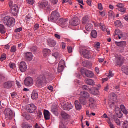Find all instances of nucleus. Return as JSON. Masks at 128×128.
<instances>
[{"mask_svg": "<svg viewBox=\"0 0 128 128\" xmlns=\"http://www.w3.org/2000/svg\"><path fill=\"white\" fill-rule=\"evenodd\" d=\"M52 74L49 72H46L44 74L39 76L36 80V85L38 88H44L46 86L48 82L52 80Z\"/></svg>", "mask_w": 128, "mask_h": 128, "instance_id": "nucleus-1", "label": "nucleus"}, {"mask_svg": "<svg viewBox=\"0 0 128 128\" xmlns=\"http://www.w3.org/2000/svg\"><path fill=\"white\" fill-rule=\"evenodd\" d=\"M2 22L8 28H12L14 26L16 19L11 18L10 16H6L2 18Z\"/></svg>", "mask_w": 128, "mask_h": 128, "instance_id": "nucleus-2", "label": "nucleus"}, {"mask_svg": "<svg viewBox=\"0 0 128 128\" xmlns=\"http://www.w3.org/2000/svg\"><path fill=\"white\" fill-rule=\"evenodd\" d=\"M60 14L58 11H54L51 14L50 16V21L52 22H54V24H57L58 21L60 20Z\"/></svg>", "mask_w": 128, "mask_h": 128, "instance_id": "nucleus-3", "label": "nucleus"}, {"mask_svg": "<svg viewBox=\"0 0 128 128\" xmlns=\"http://www.w3.org/2000/svg\"><path fill=\"white\" fill-rule=\"evenodd\" d=\"M80 72L83 76H85L87 78H92L94 76V72L88 70L84 68H82Z\"/></svg>", "mask_w": 128, "mask_h": 128, "instance_id": "nucleus-4", "label": "nucleus"}, {"mask_svg": "<svg viewBox=\"0 0 128 128\" xmlns=\"http://www.w3.org/2000/svg\"><path fill=\"white\" fill-rule=\"evenodd\" d=\"M6 116V120H12V116H14V112L10 108L6 109L4 112Z\"/></svg>", "mask_w": 128, "mask_h": 128, "instance_id": "nucleus-5", "label": "nucleus"}, {"mask_svg": "<svg viewBox=\"0 0 128 128\" xmlns=\"http://www.w3.org/2000/svg\"><path fill=\"white\" fill-rule=\"evenodd\" d=\"M68 18H60L56 24L62 26L63 28H66V26H68Z\"/></svg>", "mask_w": 128, "mask_h": 128, "instance_id": "nucleus-6", "label": "nucleus"}, {"mask_svg": "<svg viewBox=\"0 0 128 128\" xmlns=\"http://www.w3.org/2000/svg\"><path fill=\"white\" fill-rule=\"evenodd\" d=\"M80 24V20L78 19V18L75 17L73 18L70 21V24L72 26H78V24Z\"/></svg>", "mask_w": 128, "mask_h": 128, "instance_id": "nucleus-7", "label": "nucleus"}, {"mask_svg": "<svg viewBox=\"0 0 128 128\" xmlns=\"http://www.w3.org/2000/svg\"><path fill=\"white\" fill-rule=\"evenodd\" d=\"M88 101L90 102V108L92 110H94V108H96V99L92 98H90Z\"/></svg>", "mask_w": 128, "mask_h": 128, "instance_id": "nucleus-8", "label": "nucleus"}, {"mask_svg": "<svg viewBox=\"0 0 128 128\" xmlns=\"http://www.w3.org/2000/svg\"><path fill=\"white\" fill-rule=\"evenodd\" d=\"M10 12L12 16H16L18 13V4H14L10 10Z\"/></svg>", "mask_w": 128, "mask_h": 128, "instance_id": "nucleus-9", "label": "nucleus"}, {"mask_svg": "<svg viewBox=\"0 0 128 128\" xmlns=\"http://www.w3.org/2000/svg\"><path fill=\"white\" fill-rule=\"evenodd\" d=\"M24 84L26 86H32L34 84V79L31 77H28L24 80Z\"/></svg>", "mask_w": 128, "mask_h": 128, "instance_id": "nucleus-10", "label": "nucleus"}, {"mask_svg": "<svg viewBox=\"0 0 128 128\" xmlns=\"http://www.w3.org/2000/svg\"><path fill=\"white\" fill-rule=\"evenodd\" d=\"M36 110V107L34 104H31L28 106L27 112L30 114H34Z\"/></svg>", "mask_w": 128, "mask_h": 128, "instance_id": "nucleus-11", "label": "nucleus"}, {"mask_svg": "<svg viewBox=\"0 0 128 128\" xmlns=\"http://www.w3.org/2000/svg\"><path fill=\"white\" fill-rule=\"evenodd\" d=\"M20 70L22 72H26L28 70V66L25 62H22L20 64Z\"/></svg>", "mask_w": 128, "mask_h": 128, "instance_id": "nucleus-12", "label": "nucleus"}, {"mask_svg": "<svg viewBox=\"0 0 128 128\" xmlns=\"http://www.w3.org/2000/svg\"><path fill=\"white\" fill-rule=\"evenodd\" d=\"M82 54L84 58H87L88 60L92 58V53H90V52L88 51V50H84L82 52Z\"/></svg>", "mask_w": 128, "mask_h": 128, "instance_id": "nucleus-13", "label": "nucleus"}, {"mask_svg": "<svg viewBox=\"0 0 128 128\" xmlns=\"http://www.w3.org/2000/svg\"><path fill=\"white\" fill-rule=\"evenodd\" d=\"M47 44L49 46H50V48H54L56 45V40L50 38L47 40Z\"/></svg>", "mask_w": 128, "mask_h": 128, "instance_id": "nucleus-14", "label": "nucleus"}, {"mask_svg": "<svg viewBox=\"0 0 128 128\" xmlns=\"http://www.w3.org/2000/svg\"><path fill=\"white\" fill-rule=\"evenodd\" d=\"M14 82L8 81L4 84V88L8 90L10 88H12L14 86Z\"/></svg>", "mask_w": 128, "mask_h": 128, "instance_id": "nucleus-15", "label": "nucleus"}, {"mask_svg": "<svg viewBox=\"0 0 128 128\" xmlns=\"http://www.w3.org/2000/svg\"><path fill=\"white\" fill-rule=\"evenodd\" d=\"M48 6V1H44L38 3V6L41 8H46Z\"/></svg>", "mask_w": 128, "mask_h": 128, "instance_id": "nucleus-16", "label": "nucleus"}, {"mask_svg": "<svg viewBox=\"0 0 128 128\" xmlns=\"http://www.w3.org/2000/svg\"><path fill=\"white\" fill-rule=\"evenodd\" d=\"M32 58H33L32 53L30 52L25 53V58L27 60H28L29 62H32Z\"/></svg>", "mask_w": 128, "mask_h": 128, "instance_id": "nucleus-17", "label": "nucleus"}, {"mask_svg": "<svg viewBox=\"0 0 128 128\" xmlns=\"http://www.w3.org/2000/svg\"><path fill=\"white\" fill-rule=\"evenodd\" d=\"M44 116L46 120H50V113L48 110H44Z\"/></svg>", "mask_w": 128, "mask_h": 128, "instance_id": "nucleus-18", "label": "nucleus"}, {"mask_svg": "<svg viewBox=\"0 0 128 128\" xmlns=\"http://www.w3.org/2000/svg\"><path fill=\"white\" fill-rule=\"evenodd\" d=\"M98 90H100L99 88L93 87L92 88V94H94V96H98V94H100V92Z\"/></svg>", "mask_w": 128, "mask_h": 128, "instance_id": "nucleus-19", "label": "nucleus"}, {"mask_svg": "<svg viewBox=\"0 0 128 128\" xmlns=\"http://www.w3.org/2000/svg\"><path fill=\"white\" fill-rule=\"evenodd\" d=\"M90 22V18L88 16H84L82 19V24H86Z\"/></svg>", "mask_w": 128, "mask_h": 128, "instance_id": "nucleus-20", "label": "nucleus"}, {"mask_svg": "<svg viewBox=\"0 0 128 128\" xmlns=\"http://www.w3.org/2000/svg\"><path fill=\"white\" fill-rule=\"evenodd\" d=\"M75 106L76 110H80L82 108V104H80V103L78 100L75 102Z\"/></svg>", "mask_w": 128, "mask_h": 128, "instance_id": "nucleus-21", "label": "nucleus"}, {"mask_svg": "<svg viewBox=\"0 0 128 128\" xmlns=\"http://www.w3.org/2000/svg\"><path fill=\"white\" fill-rule=\"evenodd\" d=\"M79 102H80L82 106H86L88 104V101L86 100V99L82 97H80L79 98Z\"/></svg>", "mask_w": 128, "mask_h": 128, "instance_id": "nucleus-22", "label": "nucleus"}, {"mask_svg": "<svg viewBox=\"0 0 128 128\" xmlns=\"http://www.w3.org/2000/svg\"><path fill=\"white\" fill-rule=\"evenodd\" d=\"M32 100H38V94L36 90H34L32 96Z\"/></svg>", "mask_w": 128, "mask_h": 128, "instance_id": "nucleus-23", "label": "nucleus"}, {"mask_svg": "<svg viewBox=\"0 0 128 128\" xmlns=\"http://www.w3.org/2000/svg\"><path fill=\"white\" fill-rule=\"evenodd\" d=\"M115 44H116V46H117L122 48V46H124L126 45V42L124 41L120 42H115Z\"/></svg>", "mask_w": 128, "mask_h": 128, "instance_id": "nucleus-24", "label": "nucleus"}, {"mask_svg": "<svg viewBox=\"0 0 128 128\" xmlns=\"http://www.w3.org/2000/svg\"><path fill=\"white\" fill-rule=\"evenodd\" d=\"M81 98H90V94L88 92H81V95H80Z\"/></svg>", "mask_w": 128, "mask_h": 128, "instance_id": "nucleus-25", "label": "nucleus"}, {"mask_svg": "<svg viewBox=\"0 0 128 128\" xmlns=\"http://www.w3.org/2000/svg\"><path fill=\"white\" fill-rule=\"evenodd\" d=\"M120 108L123 114H126V116H128V110H126V108L124 106V105H121L120 106Z\"/></svg>", "mask_w": 128, "mask_h": 128, "instance_id": "nucleus-26", "label": "nucleus"}, {"mask_svg": "<svg viewBox=\"0 0 128 128\" xmlns=\"http://www.w3.org/2000/svg\"><path fill=\"white\" fill-rule=\"evenodd\" d=\"M61 116L64 120H68L70 116L64 112H61Z\"/></svg>", "mask_w": 128, "mask_h": 128, "instance_id": "nucleus-27", "label": "nucleus"}, {"mask_svg": "<svg viewBox=\"0 0 128 128\" xmlns=\"http://www.w3.org/2000/svg\"><path fill=\"white\" fill-rule=\"evenodd\" d=\"M83 65L84 66V68H91L92 64L88 62V60H85L82 62Z\"/></svg>", "mask_w": 128, "mask_h": 128, "instance_id": "nucleus-28", "label": "nucleus"}, {"mask_svg": "<svg viewBox=\"0 0 128 128\" xmlns=\"http://www.w3.org/2000/svg\"><path fill=\"white\" fill-rule=\"evenodd\" d=\"M0 32L1 34H6V27L2 24H0Z\"/></svg>", "mask_w": 128, "mask_h": 128, "instance_id": "nucleus-29", "label": "nucleus"}, {"mask_svg": "<svg viewBox=\"0 0 128 128\" xmlns=\"http://www.w3.org/2000/svg\"><path fill=\"white\" fill-rule=\"evenodd\" d=\"M79 90H90V88L88 86L84 85L79 88Z\"/></svg>", "mask_w": 128, "mask_h": 128, "instance_id": "nucleus-30", "label": "nucleus"}, {"mask_svg": "<svg viewBox=\"0 0 128 128\" xmlns=\"http://www.w3.org/2000/svg\"><path fill=\"white\" fill-rule=\"evenodd\" d=\"M122 70L125 74L128 76V66H123Z\"/></svg>", "mask_w": 128, "mask_h": 128, "instance_id": "nucleus-31", "label": "nucleus"}, {"mask_svg": "<svg viewBox=\"0 0 128 128\" xmlns=\"http://www.w3.org/2000/svg\"><path fill=\"white\" fill-rule=\"evenodd\" d=\"M22 116H24V118H25L27 120H30L32 117L30 116V115L28 114V113L24 112L22 114Z\"/></svg>", "mask_w": 128, "mask_h": 128, "instance_id": "nucleus-32", "label": "nucleus"}, {"mask_svg": "<svg viewBox=\"0 0 128 128\" xmlns=\"http://www.w3.org/2000/svg\"><path fill=\"white\" fill-rule=\"evenodd\" d=\"M113 118L116 122V124H117V126H120V120H118V117L116 116H113Z\"/></svg>", "mask_w": 128, "mask_h": 128, "instance_id": "nucleus-33", "label": "nucleus"}, {"mask_svg": "<svg viewBox=\"0 0 128 128\" xmlns=\"http://www.w3.org/2000/svg\"><path fill=\"white\" fill-rule=\"evenodd\" d=\"M91 36L93 38H98V32L96 30H94L91 32Z\"/></svg>", "mask_w": 128, "mask_h": 128, "instance_id": "nucleus-34", "label": "nucleus"}, {"mask_svg": "<svg viewBox=\"0 0 128 128\" xmlns=\"http://www.w3.org/2000/svg\"><path fill=\"white\" fill-rule=\"evenodd\" d=\"M121 33H122V32H120V30L118 29H116L114 32L116 36H118V38L119 40H121L122 38L121 36H120V34Z\"/></svg>", "mask_w": 128, "mask_h": 128, "instance_id": "nucleus-35", "label": "nucleus"}, {"mask_svg": "<svg viewBox=\"0 0 128 128\" xmlns=\"http://www.w3.org/2000/svg\"><path fill=\"white\" fill-rule=\"evenodd\" d=\"M86 83L89 86H94V82L91 79H88L86 81Z\"/></svg>", "mask_w": 128, "mask_h": 128, "instance_id": "nucleus-36", "label": "nucleus"}, {"mask_svg": "<svg viewBox=\"0 0 128 128\" xmlns=\"http://www.w3.org/2000/svg\"><path fill=\"white\" fill-rule=\"evenodd\" d=\"M72 104H68L67 106H66V108L65 109V110H72Z\"/></svg>", "mask_w": 128, "mask_h": 128, "instance_id": "nucleus-37", "label": "nucleus"}, {"mask_svg": "<svg viewBox=\"0 0 128 128\" xmlns=\"http://www.w3.org/2000/svg\"><path fill=\"white\" fill-rule=\"evenodd\" d=\"M108 16L110 18H114L115 17L114 12L110 11L108 12Z\"/></svg>", "mask_w": 128, "mask_h": 128, "instance_id": "nucleus-38", "label": "nucleus"}, {"mask_svg": "<svg viewBox=\"0 0 128 128\" xmlns=\"http://www.w3.org/2000/svg\"><path fill=\"white\" fill-rule=\"evenodd\" d=\"M114 24L116 26H117L118 28H122V22L120 20L116 21Z\"/></svg>", "mask_w": 128, "mask_h": 128, "instance_id": "nucleus-39", "label": "nucleus"}, {"mask_svg": "<svg viewBox=\"0 0 128 128\" xmlns=\"http://www.w3.org/2000/svg\"><path fill=\"white\" fill-rule=\"evenodd\" d=\"M64 66H66V62H64V60H61L59 62L58 66H63L64 68Z\"/></svg>", "mask_w": 128, "mask_h": 128, "instance_id": "nucleus-40", "label": "nucleus"}, {"mask_svg": "<svg viewBox=\"0 0 128 128\" xmlns=\"http://www.w3.org/2000/svg\"><path fill=\"white\" fill-rule=\"evenodd\" d=\"M116 8L121 12H126V8H124V6H123L122 8Z\"/></svg>", "mask_w": 128, "mask_h": 128, "instance_id": "nucleus-41", "label": "nucleus"}, {"mask_svg": "<svg viewBox=\"0 0 128 128\" xmlns=\"http://www.w3.org/2000/svg\"><path fill=\"white\" fill-rule=\"evenodd\" d=\"M6 54H3L1 56V58H0V60H1V62H4V60H6Z\"/></svg>", "mask_w": 128, "mask_h": 128, "instance_id": "nucleus-42", "label": "nucleus"}, {"mask_svg": "<svg viewBox=\"0 0 128 128\" xmlns=\"http://www.w3.org/2000/svg\"><path fill=\"white\" fill-rule=\"evenodd\" d=\"M64 70V67L58 66V72H62Z\"/></svg>", "mask_w": 128, "mask_h": 128, "instance_id": "nucleus-43", "label": "nucleus"}, {"mask_svg": "<svg viewBox=\"0 0 128 128\" xmlns=\"http://www.w3.org/2000/svg\"><path fill=\"white\" fill-rule=\"evenodd\" d=\"M116 113L119 118H122V116H124V114L120 111L119 112H116Z\"/></svg>", "mask_w": 128, "mask_h": 128, "instance_id": "nucleus-44", "label": "nucleus"}, {"mask_svg": "<svg viewBox=\"0 0 128 128\" xmlns=\"http://www.w3.org/2000/svg\"><path fill=\"white\" fill-rule=\"evenodd\" d=\"M122 128H128V122L125 121L122 124Z\"/></svg>", "mask_w": 128, "mask_h": 128, "instance_id": "nucleus-45", "label": "nucleus"}, {"mask_svg": "<svg viewBox=\"0 0 128 128\" xmlns=\"http://www.w3.org/2000/svg\"><path fill=\"white\" fill-rule=\"evenodd\" d=\"M59 128H66V126L64 125V122H60Z\"/></svg>", "mask_w": 128, "mask_h": 128, "instance_id": "nucleus-46", "label": "nucleus"}, {"mask_svg": "<svg viewBox=\"0 0 128 128\" xmlns=\"http://www.w3.org/2000/svg\"><path fill=\"white\" fill-rule=\"evenodd\" d=\"M118 61L121 62L122 64L124 62V58L122 57H119Z\"/></svg>", "mask_w": 128, "mask_h": 128, "instance_id": "nucleus-47", "label": "nucleus"}, {"mask_svg": "<svg viewBox=\"0 0 128 128\" xmlns=\"http://www.w3.org/2000/svg\"><path fill=\"white\" fill-rule=\"evenodd\" d=\"M53 56L55 57V58H60V54L58 52H56L52 54Z\"/></svg>", "mask_w": 128, "mask_h": 128, "instance_id": "nucleus-48", "label": "nucleus"}, {"mask_svg": "<svg viewBox=\"0 0 128 128\" xmlns=\"http://www.w3.org/2000/svg\"><path fill=\"white\" fill-rule=\"evenodd\" d=\"M11 52H16V46L11 48Z\"/></svg>", "mask_w": 128, "mask_h": 128, "instance_id": "nucleus-49", "label": "nucleus"}, {"mask_svg": "<svg viewBox=\"0 0 128 128\" xmlns=\"http://www.w3.org/2000/svg\"><path fill=\"white\" fill-rule=\"evenodd\" d=\"M43 52L44 54H50V50L48 49H44Z\"/></svg>", "mask_w": 128, "mask_h": 128, "instance_id": "nucleus-50", "label": "nucleus"}, {"mask_svg": "<svg viewBox=\"0 0 128 128\" xmlns=\"http://www.w3.org/2000/svg\"><path fill=\"white\" fill-rule=\"evenodd\" d=\"M51 112L54 114H56V107L54 106H52V109L51 110Z\"/></svg>", "mask_w": 128, "mask_h": 128, "instance_id": "nucleus-51", "label": "nucleus"}, {"mask_svg": "<svg viewBox=\"0 0 128 128\" xmlns=\"http://www.w3.org/2000/svg\"><path fill=\"white\" fill-rule=\"evenodd\" d=\"M22 128H32V126L28 124H24L22 125Z\"/></svg>", "mask_w": 128, "mask_h": 128, "instance_id": "nucleus-52", "label": "nucleus"}, {"mask_svg": "<svg viewBox=\"0 0 128 128\" xmlns=\"http://www.w3.org/2000/svg\"><path fill=\"white\" fill-rule=\"evenodd\" d=\"M26 2L28 4H31L32 6L34 4V0H26Z\"/></svg>", "mask_w": 128, "mask_h": 128, "instance_id": "nucleus-53", "label": "nucleus"}, {"mask_svg": "<svg viewBox=\"0 0 128 128\" xmlns=\"http://www.w3.org/2000/svg\"><path fill=\"white\" fill-rule=\"evenodd\" d=\"M37 50H38V48L36 46H32L31 48V50H32V52H36Z\"/></svg>", "mask_w": 128, "mask_h": 128, "instance_id": "nucleus-54", "label": "nucleus"}, {"mask_svg": "<svg viewBox=\"0 0 128 128\" xmlns=\"http://www.w3.org/2000/svg\"><path fill=\"white\" fill-rule=\"evenodd\" d=\"M40 28V24H36L34 28V30H38Z\"/></svg>", "mask_w": 128, "mask_h": 128, "instance_id": "nucleus-55", "label": "nucleus"}, {"mask_svg": "<svg viewBox=\"0 0 128 128\" xmlns=\"http://www.w3.org/2000/svg\"><path fill=\"white\" fill-rule=\"evenodd\" d=\"M114 76V75L112 74V70H110L109 74H108L109 78H112V76Z\"/></svg>", "mask_w": 128, "mask_h": 128, "instance_id": "nucleus-56", "label": "nucleus"}, {"mask_svg": "<svg viewBox=\"0 0 128 128\" xmlns=\"http://www.w3.org/2000/svg\"><path fill=\"white\" fill-rule=\"evenodd\" d=\"M124 6L122 4H118L116 5L117 8H124Z\"/></svg>", "mask_w": 128, "mask_h": 128, "instance_id": "nucleus-57", "label": "nucleus"}, {"mask_svg": "<svg viewBox=\"0 0 128 128\" xmlns=\"http://www.w3.org/2000/svg\"><path fill=\"white\" fill-rule=\"evenodd\" d=\"M50 2L53 4H58V0H50Z\"/></svg>", "mask_w": 128, "mask_h": 128, "instance_id": "nucleus-58", "label": "nucleus"}, {"mask_svg": "<svg viewBox=\"0 0 128 128\" xmlns=\"http://www.w3.org/2000/svg\"><path fill=\"white\" fill-rule=\"evenodd\" d=\"M98 8L100 10H104V8H102V4H98Z\"/></svg>", "mask_w": 128, "mask_h": 128, "instance_id": "nucleus-59", "label": "nucleus"}, {"mask_svg": "<svg viewBox=\"0 0 128 128\" xmlns=\"http://www.w3.org/2000/svg\"><path fill=\"white\" fill-rule=\"evenodd\" d=\"M109 96H110L111 98H116V94L114 92H112L110 94Z\"/></svg>", "mask_w": 128, "mask_h": 128, "instance_id": "nucleus-60", "label": "nucleus"}, {"mask_svg": "<svg viewBox=\"0 0 128 128\" xmlns=\"http://www.w3.org/2000/svg\"><path fill=\"white\" fill-rule=\"evenodd\" d=\"M22 30V28H17L15 30V32H20Z\"/></svg>", "mask_w": 128, "mask_h": 128, "instance_id": "nucleus-61", "label": "nucleus"}, {"mask_svg": "<svg viewBox=\"0 0 128 128\" xmlns=\"http://www.w3.org/2000/svg\"><path fill=\"white\" fill-rule=\"evenodd\" d=\"M68 52L69 54H72V47H68Z\"/></svg>", "mask_w": 128, "mask_h": 128, "instance_id": "nucleus-62", "label": "nucleus"}, {"mask_svg": "<svg viewBox=\"0 0 128 128\" xmlns=\"http://www.w3.org/2000/svg\"><path fill=\"white\" fill-rule=\"evenodd\" d=\"M38 116L40 118H42V112L41 111L38 112Z\"/></svg>", "mask_w": 128, "mask_h": 128, "instance_id": "nucleus-63", "label": "nucleus"}, {"mask_svg": "<svg viewBox=\"0 0 128 128\" xmlns=\"http://www.w3.org/2000/svg\"><path fill=\"white\" fill-rule=\"evenodd\" d=\"M9 66H10V68H14V66H16V64L12 63H10L9 64Z\"/></svg>", "mask_w": 128, "mask_h": 128, "instance_id": "nucleus-64", "label": "nucleus"}]
</instances>
